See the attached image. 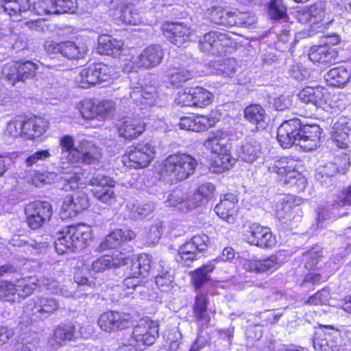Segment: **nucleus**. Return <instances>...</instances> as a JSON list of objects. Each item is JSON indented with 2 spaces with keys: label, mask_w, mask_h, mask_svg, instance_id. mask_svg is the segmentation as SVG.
I'll list each match as a JSON object with an SVG mask.
<instances>
[{
  "label": "nucleus",
  "mask_w": 351,
  "mask_h": 351,
  "mask_svg": "<svg viewBox=\"0 0 351 351\" xmlns=\"http://www.w3.org/2000/svg\"><path fill=\"white\" fill-rule=\"evenodd\" d=\"M60 145L62 149L60 171L62 176L61 178L66 182L64 189L75 190L78 187L82 180L81 176L84 173L81 167L73 165L75 159L78 158L77 156L79 145L74 147V138L70 135H65L60 138Z\"/></svg>",
  "instance_id": "obj_1"
},
{
  "label": "nucleus",
  "mask_w": 351,
  "mask_h": 351,
  "mask_svg": "<svg viewBox=\"0 0 351 351\" xmlns=\"http://www.w3.org/2000/svg\"><path fill=\"white\" fill-rule=\"evenodd\" d=\"M197 165L191 155L176 153L168 156L160 164L158 172L164 181L176 183L193 175Z\"/></svg>",
  "instance_id": "obj_2"
},
{
  "label": "nucleus",
  "mask_w": 351,
  "mask_h": 351,
  "mask_svg": "<svg viewBox=\"0 0 351 351\" xmlns=\"http://www.w3.org/2000/svg\"><path fill=\"white\" fill-rule=\"evenodd\" d=\"M54 242L60 254L84 248L92 238L91 228L84 223L67 226L57 232Z\"/></svg>",
  "instance_id": "obj_3"
},
{
  "label": "nucleus",
  "mask_w": 351,
  "mask_h": 351,
  "mask_svg": "<svg viewBox=\"0 0 351 351\" xmlns=\"http://www.w3.org/2000/svg\"><path fill=\"white\" fill-rule=\"evenodd\" d=\"M298 162L295 160L283 157L275 160L268 165V171L278 176L280 181L288 185L297 192H302L306 189L307 182L296 169Z\"/></svg>",
  "instance_id": "obj_4"
},
{
  "label": "nucleus",
  "mask_w": 351,
  "mask_h": 351,
  "mask_svg": "<svg viewBox=\"0 0 351 351\" xmlns=\"http://www.w3.org/2000/svg\"><path fill=\"white\" fill-rule=\"evenodd\" d=\"M206 149L213 156V165L228 170L235 159L231 156V144L226 132L217 131L204 142Z\"/></svg>",
  "instance_id": "obj_5"
},
{
  "label": "nucleus",
  "mask_w": 351,
  "mask_h": 351,
  "mask_svg": "<svg viewBox=\"0 0 351 351\" xmlns=\"http://www.w3.org/2000/svg\"><path fill=\"white\" fill-rule=\"evenodd\" d=\"M119 77L116 69L103 63L90 64L81 69L75 77V82L79 87L88 88L90 86L109 82Z\"/></svg>",
  "instance_id": "obj_6"
},
{
  "label": "nucleus",
  "mask_w": 351,
  "mask_h": 351,
  "mask_svg": "<svg viewBox=\"0 0 351 351\" xmlns=\"http://www.w3.org/2000/svg\"><path fill=\"white\" fill-rule=\"evenodd\" d=\"M81 177L82 180L77 189L80 188L84 184L88 183L90 185L95 186L92 190V193L98 201L109 205L117 201V195L113 190L116 181L113 178L99 171L93 173L90 178H84V175Z\"/></svg>",
  "instance_id": "obj_7"
},
{
  "label": "nucleus",
  "mask_w": 351,
  "mask_h": 351,
  "mask_svg": "<svg viewBox=\"0 0 351 351\" xmlns=\"http://www.w3.org/2000/svg\"><path fill=\"white\" fill-rule=\"evenodd\" d=\"M298 96L301 101L311 104L326 112H332L338 108L336 97L332 96L328 90L323 87L306 86L300 91Z\"/></svg>",
  "instance_id": "obj_8"
},
{
  "label": "nucleus",
  "mask_w": 351,
  "mask_h": 351,
  "mask_svg": "<svg viewBox=\"0 0 351 351\" xmlns=\"http://www.w3.org/2000/svg\"><path fill=\"white\" fill-rule=\"evenodd\" d=\"M325 8L326 5L324 2H318L298 13V21L302 23H308L310 25L308 36L322 32L328 25L332 21V19L326 18Z\"/></svg>",
  "instance_id": "obj_9"
},
{
  "label": "nucleus",
  "mask_w": 351,
  "mask_h": 351,
  "mask_svg": "<svg viewBox=\"0 0 351 351\" xmlns=\"http://www.w3.org/2000/svg\"><path fill=\"white\" fill-rule=\"evenodd\" d=\"M154 147L151 144L141 143L128 147L121 160L127 167L141 169L148 166L154 157Z\"/></svg>",
  "instance_id": "obj_10"
},
{
  "label": "nucleus",
  "mask_w": 351,
  "mask_h": 351,
  "mask_svg": "<svg viewBox=\"0 0 351 351\" xmlns=\"http://www.w3.org/2000/svg\"><path fill=\"white\" fill-rule=\"evenodd\" d=\"M350 163L348 154H343L341 157H335L334 162H326L317 168L315 178L321 185L326 188L329 187L332 185L337 173H345Z\"/></svg>",
  "instance_id": "obj_11"
},
{
  "label": "nucleus",
  "mask_w": 351,
  "mask_h": 351,
  "mask_svg": "<svg viewBox=\"0 0 351 351\" xmlns=\"http://www.w3.org/2000/svg\"><path fill=\"white\" fill-rule=\"evenodd\" d=\"M210 244V239L205 234H196L180 246L176 260L180 264L190 266L197 259V253L206 251Z\"/></svg>",
  "instance_id": "obj_12"
},
{
  "label": "nucleus",
  "mask_w": 351,
  "mask_h": 351,
  "mask_svg": "<svg viewBox=\"0 0 351 351\" xmlns=\"http://www.w3.org/2000/svg\"><path fill=\"white\" fill-rule=\"evenodd\" d=\"M158 336V323L150 319H142L134 328L130 342L137 349L143 351L147 346L154 344Z\"/></svg>",
  "instance_id": "obj_13"
},
{
  "label": "nucleus",
  "mask_w": 351,
  "mask_h": 351,
  "mask_svg": "<svg viewBox=\"0 0 351 351\" xmlns=\"http://www.w3.org/2000/svg\"><path fill=\"white\" fill-rule=\"evenodd\" d=\"M152 257L147 254H140L132 262L131 276L126 278L122 282L125 295L133 293V290L141 287L140 276H146L151 269Z\"/></svg>",
  "instance_id": "obj_14"
},
{
  "label": "nucleus",
  "mask_w": 351,
  "mask_h": 351,
  "mask_svg": "<svg viewBox=\"0 0 351 351\" xmlns=\"http://www.w3.org/2000/svg\"><path fill=\"white\" fill-rule=\"evenodd\" d=\"M52 206L46 201H35L28 204L25 213L28 226L37 230L49 221L52 215Z\"/></svg>",
  "instance_id": "obj_15"
},
{
  "label": "nucleus",
  "mask_w": 351,
  "mask_h": 351,
  "mask_svg": "<svg viewBox=\"0 0 351 351\" xmlns=\"http://www.w3.org/2000/svg\"><path fill=\"white\" fill-rule=\"evenodd\" d=\"M197 38L200 50L215 56L225 53V48L232 45L229 35L221 32L212 31L204 34L203 36H198Z\"/></svg>",
  "instance_id": "obj_16"
},
{
  "label": "nucleus",
  "mask_w": 351,
  "mask_h": 351,
  "mask_svg": "<svg viewBox=\"0 0 351 351\" xmlns=\"http://www.w3.org/2000/svg\"><path fill=\"white\" fill-rule=\"evenodd\" d=\"M115 109V104L111 100H88L82 102L80 113L84 119L102 121L112 117Z\"/></svg>",
  "instance_id": "obj_17"
},
{
  "label": "nucleus",
  "mask_w": 351,
  "mask_h": 351,
  "mask_svg": "<svg viewBox=\"0 0 351 351\" xmlns=\"http://www.w3.org/2000/svg\"><path fill=\"white\" fill-rule=\"evenodd\" d=\"M243 240L261 248H272L277 243L270 228L258 223H253L245 230Z\"/></svg>",
  "instance_id": "obj_18"
},
{
  "label": "nucleus",
  "mask_w": 351,
  "mask_h": 351,
  "mask_svg": "<svg viewBox=\"0 0 351 351\" xmlns=\"http://www.w3.org/2000/svg\"><path fill=\"white\" fill-rule=\"evenodd\" d=\"M164 36L175 45L185 47L191 40H196L198 36L182 23H167L162 26Z\"/></svg>",
  "instance_id": "obj_19"
},
{
  "label": "nucleus",
  "mask_w": 351,
  "mask_h": 351,
  "mask_svg": "<svg viewBox=\"0 0 351 351\" xmlns=\"http://www.w3.org/2000/svg\"><path fill=\"white\" fill-rule=\"evenodd\" d=\"M120 0H112L110 3L109 14L114 20L125 24L137 25L144 23L143 16L132 3L125 4Z\"/></svg>",
  "instance_id": "obj_20"
},
{
  "label": "nucleus",
  "mask_w": 351,
  "mask_h": 351,
  "mask_svg": "<svg viewBox=\"0 0 351 351\" xmlns=\"http://www.w3.org/2000/svg\"><path fill=\"white\" fill-rule=\"evenodd\" d=\"M282 253L278 252L264 259L252 257L243 260L242 265L244 269L250 272L273 273L282 265Z\"/></svg>",
  "instance_id": "obj_21"
},
{
  "label": "nucleus",
  "mask_w": 351,
  "mask_h": 351,
  "mask_svg": "<svg viewBox=\"0 0 351 351\" xmlns=\"http://www.w3.org/2000/svg\"><path fill=\"white\" fill-rule=\"evenodd\" d=\"M34 6L39 14H73L79 8L77 0H42Z\"/></svg>",
  "instance_id": "obj_22"
},
{
  "label": "nucleus",
  "mask_w": 351,
  "mask_h": 351,
  "mask_svg": "<svg viewBox=\"0 0 351 351\" xmlns=\"http://www.w3.org/2000/svg\"><path fill=\"white\" fill-rule=\"evenodd\" d=\"M132 324L130 315L117 311H108L101 314L98 319V324L101 330L112 332L123 330Z\"/></svg>",
  "instance_id": "obj_23"
},
{
  "label": "nucleus",
  "mask_w": 351,
  "mask_h": 351,
  "mask_svg": "<svg viewBox=\"0 0 351 351\" xmlns=\"http://www.w3.org/2000/svg\"><path fill=\"white\" fill-rule=\"evenodd\" d=\"M320 255L317 251L311 250L303 254L302 261L304 262V267L309 271L300 283L303 289H310L314 285L323 280L322 275L316 271V267L320 261Z\"/></svg>",
  "instance_id": "obj_24"
},
{
  "label": "nucleus",
  "mask_w": 351,
  "mask_h": 351,
  "mask_svg": "<svg viewBox=\"0 0 351 351\" xmlns=\"http://www.w3.org/2000/svg\"><path fill=\"white\" fill-rule=\"evenodd\" d=\"M239 69L234 58L219 59L213 63L211 72L224 77L233 78L235 83L244 85L247 80L241 73H239Z\"/></svg>",
  "instance_id": "obj_25"
},
{
  "label": "nucleus",
  "mask_w": 351,
  "mask_h": 351,
  "mask_svg": "<svg viewBox=\"0 0 351 351\" xmlns=\"http://www.w3.org/2000/svg\"><path fill=\"white\" fill-rule=\"evenodd\" d=\"M79 337L86 338L87 335L82 331H77L75 326L71 324H64L58 326L54 329L48 343L53 349L57 350L64 346L68 341Z\"/></svg>",
  "instance_id": "obj_26"
},
{
  "label": "nucleus",
  "mask_w": 351,
  "mask_h": 351,
  "mask_svg": "<svg viewBox=\"0 0 351 351\" xmlns=\"http://www.w3.org/2000/svg\"><path fill=\"white\" fill-rule=\"evenodd\" d=\"M301 121L295 117L285 121L278 128L277 139L283 148L290 147L293 144L297 145Z\"/></svg>",
  "instance_id": "obj_27"
},
{
  "label": "nucleus",
  "mask_w": 351,
  "mask_h": 351,
  "mask_svg": "<svg viewBox=\"0 0 351 351\" xmlns=\"http://www.w3.org/2000/svg\"><path fill=\"white\" fill-rule=\"evenodd\" d=\"M130 256L128 253L118 251L114 252L112 256L104 255L93 262L90 273L94 275L125 265L128 263Z\"/></svg>",
  "instance_id": "obj_28"
},
{
  "label": "nucleus",
  "mask_w": 351,
  "mask_h": 351,
  "mask_svg": "<svg viewBox=\"0 0 351 351\" xmlns=\"http://www.w3.org/2000/svg\"><path fill=\"white\" fill-rule=\"evenodd\" d=\"M60 304L56 298L49 296H36L32 298L27 305L26 309H30L32 313L39 314L43 317H48L56 312Z\"/></svg>",
  "instance_id": "obj_29"
},
{
  "label": "nucleus",
  "mask_w": 351,
  "mask_h": 351,
  "mask_svg": "<svg viewBox=\"0 0 351 351\" xmlns=\"http://www.w3.org/2000/svg\"><path fill=\"white\" fill-rule=\"evenodd\" d=\"M238 199L233 193L225 194L215 208L216 214L223 220L231 224L235 221L238 212Z\"/></svg>",
  "instance_id": "obj_30"
},
{
  "label": "nucleus",
  "mask_w": 351,
  "mask_h": 351,
  "mask_svg": "<svg viewBox=\"0 0 351 351\" xmlns=\"http://www.w3.org/2000/svg\"><path fill=\"white\" fill-rule=\"evenodd\" d=\"M145 130V123L140 118L128 117L119 121L117 126L119 136L126 139L138 138Z\"/></svg>",
  "instance_id": "obj_31"
},
{
  "label": "nucleus",
  "mask_w": 351,
  "mask_h": 351,
  "mask_svg": "<svg viewBox=\"0 0 351 351\" xmlns=\"http://www.w3.org/2000/svg\"><path fill=\"white\" fill-rule=\"evenodd\" d=\"M164 57L162 47L158 45H152L143 49L135 60L137 67L152 69L159 65Z\"/></svg>",
  "instance_id": "obj_32"
},
{
  "label": "nucleus",
  "mask_w": 351,
  "mask_h": 351,
  "mask_svg": "<svg viewBox=\"0 0 351 351\" xmlns=\"http://www.w3.org/2000/svg\"><path fill=\"white\" fill-rule=\"evenodd\" d=\"M308 58L315 64L328 66L337 62L338 53L330 46H313L308 51Z\"/></svg>",
  "instance_id": "obj_33"
},
{
  "label": "nucleus",
  "mask_w": 351,
  "mask_h": 351,
  "mask_svg": "<svg viewBox=\"0 0 351 351\" xmlns=\"http://www.w3.org/2000/svg\"><path fill=\"white\" fill-rule=\"evenodd\" d=\"M216 122V119L211 114L182 117L180 119L178 125L182 130L199 132L213 127Z\"/></svg>",
  "instance_id": "obj_34"
},
{
  "label": "nucleus",
  "mask_w": 351,
  "mask_h": 351,
  "mask_svg": "<svg viewBox=\"0 0 351 351\" xmlns=\"http://www.w3.org/2000/svg\"><path fill=\"white\" fill-rule=\"evenodd\" d=\"M88 206V199L84 193L80 191L74 194L67 195L62 206V210L65 217H74L77 213L87 208Z\"/></svg>",
  "instance_id": "obj_35"
},
{
  "label": "nucleus",
  "mask_w": 351,
  "mask_h": 351,
  "mask_svg": "<svg viewBox=\"0 0 351 351\" xmlns=\"http://www.w3.org/2000/svg\"><path fill=\"white\" fill-rule=\"evenodd\" d=\"M206 16L213 23L225 27L240 25L243 23L239 20L236 12L224 10L221 7H212L208 9Z\"/></svg>",
  "instance_id": "obj_36"
},
{
  "label": "nucleus",
  "mask_w": 351,
  "mask_h": 351,
  "mask_svg": "<svg viewBox=\"0 0 351 351\" xmlns=\"http://www.w3.org/2000/svg\"><path fill=\"white\" fill-rule=\"evenodd\" d=\"M244 119L254 127L252 132L263 130L267 125L265 110L258 104H252L245 108Z\"/></svg>",
  "instance_id": "obj_37"
},
{
  "label": "nucleus",
  "mask_w": 351,
  "mask_h": 351,
  "mask_svg": "<svg viewBox=\"0 0 351 351\" xmlns=\"http://www.w3.org/2000/svg\"><path fill=\"white\" fill-rule=\"evenodd\" d=\"M136 237L134 232L128 229H118L108 234L100 243L98 250L104 252L108 249H114L124 241H130Z\"/></svg>",
  "instance_id": "obj_38"
},
{
  "label": "nucleus",
  "mask_w": 351,
  "mask_h": 351,
  "mask_svg": "<svg viewBox=\"0 0 351 351\" xmlns=\"http://www.w3.org/2000/svg\"><path fill=\"white\" fill-rule=\"evenodd\" d=\"M78 158H75L73 165L80 162L88 165L95 164L99 162L101 154L100 149L93 142L83 140L79 144Z\"/></svg>",
  "instance_id": "obj_39"
},
{
  "label": "nucleus",
  "mask_w": 351,
  "mask_h": 351,
  "mask_svg": "<svg viewBox=\"0 0 351 351\" xmlns=\"http://www.w3.org/2000/svg\"><path fill=\"white\" fill-rule=\"evenodd\" d=\"M130 97L136 106H153L156 101V88L155 86L131 87Z\"/></svg>",
  "instance_id": "obj_40"
},
{
  "label": "nucleus",
  "mask_w": 351,
  "mask_h": 351,
  "mask_svg": "<svg viewBox=\"0 0 351 351\" xmlns=\"http://www.w3.org/2000/svg\"><path fill=\"white\" fill-rule=\"evenodd\" d=\"M261 153V145L254 138L247 137L241 142L237 149L238 156L241 160L252 163L259 156Z\"/></svg>",
  "instance_id": "obj_41"
},
{
  "label": "nucleus",
  "mask_w": 351,
  "mask_h": 351,
  "mask_svg": "<svg viewBox=\"0 0 351 351\" xmlns=\"http://www.w3.org/2000/svg\"><path fill=\"white\" fill-rule=\"evenodd\" d=\"M123 42L110 35L103 34L98 38L97 50L101 54L117 57L124 50Z\"/></svg>",
  "instance_id": "obj_42"
},
{
  "label": "nucleus",
  "mask_w": 351,
  "mask_h": 351,
  "mask_svg": "<svg viewBox=\"0 0 351 351\" xmlns=\"http://www.w3.org/2000/svg\"><path fill=\"white\" fill-rule=\"evenodd\" d=\"M208 304L207 295L201 291H197L195 299L193 312L196 321L202 328H207L210 322V317L207 313Z\"/></svg>",
  "instance_id": "obj_43"
},
{
  "label": "nucleus",
  "mask_w": 351,
  "mask_h": 351,
  "mask_svg": "<svg viewBox=\"0 0 351 351\" xmlns=\"http://www.w3.org/2000/svg\"><path fill=\"white\" fill-rule=\"evenodd\" d=\"M191 203L190 193H184L181 190L171 192L165 201L166 206L177 208L182 212L193 210Z\"/></svg>",
  "instance_id": "obj_44"
},
{
  "label": "nucleus",
  "mask_w": 351,
  "mask_h": 351,
  "mask_svg": "<svg viewBox=\"0 0 351 351\" xmlns=\"http://www.w3.org/2000/svg\"><path fill=\"white\" fill-rule=\"evenodd\" d=\"M49 128V122L40 117L25 119V138L34 139L44 134Z\"/></svg>",
  "instance_id": "obj_45"
},
{
  "label": "nucleus",
  "mask_w": 351,
  "mask_h": 351,
  "mask_svg": "<svg viewBox=\"0 0 351 351\" xmlns=\"http://www.w3.org/2000/svg\"><path fill=\"white\" fill-rule=\"evenodd\" d=\"M346 204L351 205V186L348 187L347 191L343 193L342 199L339 202H337L332 204L330 213L328 208L319 209L317 213L319 222L321 219H336L337 218L340 217L342 215L338 212V208L339 207Z\"/></svg>",
  "instance_id": "obj_46"
},
{
  "label": "nucleus",
  "mask_w": 351,
  "mask_h": 351,
  "mask_svg": "<svg viewBox=\"0 0 351 351\" xmlns=\"http://www.w3.org/2000/svg\"><path fill=\"white\" fill-rule=\"evenodd\" d=\"M339 336L337 330H332V332L326 333L320 330L315 333L313 339V346L316 351H332V348L335 346L332 337Z\"/></svg>",
  "instance_id": "obj_47"
},
{
  "label": "nucleus",
  "mask_w": 351,
  "mask_h": 351,
  "mask_svg": "<svg viewBox=\"0 0 351 351\" xmlns=\"http://www.w3.org/2000/svg\"><path fill=\"white\" fill-rule=\"evenodd\" d=\"M215 187L212 183L201 184L193 193H190L191 205L193 208L201 206L214 196Z\"/></svg>",
  "instance_id": "obj_48"
},
{
  "label": "nucleus",
  "mask_w": 351,
  "mask_h": 351,
  "mask_svg": "<svg viewBox=\"0 0 351 351\" xmlns=\"http://www.w3.org/2000/svg\"><path fill=\"white\" fill-rule=\"evenodd\" d=\"M61 54L68 59H81L84 57L88 51L86 45L84 43L66 41L62 43Z\"/></svg>",
  "instance_id": "obj_49"
},
{
  "label": "nucleus",
  "mask_w": 351,
  "mask_h": 351,
  "mask_svg": "<svg viewBox=\"0 0 351 351\" xmlns=\"http://www.w3.org/2000/svg\"><path fill=\"white\" fill-rule=\"evenodd\" d=\"M326 82L332 86L341 87L350 80V72L343 66L330 69L324 76Z\"/></svg>",
  "instance_id": "obj_50"
},
{
  "label": "nucleus",
  "mask_w": 351,
  "mask_h": 351,
  "mask_svg": "<svg viewBox=\"0 0 351 351\" xmlns=\"http://www.w3.org/2000/svg\"><path fill=\"white\" fill-rule=\"evenodd\" d=\"M0 7L10 16L21 15L29 9L28 0H0Z\"/></svg>",
  "instance_id": "obj_51"
},
{
  "label": "nucleus",
  "mask_w": 351,
  "mask_h": 351,
  "mask_svg": "<svg viewBox=\"0 0 351 351\" xmlns=\"http://www.w3.org/2000/svg\"><path fill=\"white\" fill-rule=\"evenodd\" d=\"M215 267L213 262H208L191 273L192 280L196 291L210 280L209 274Z\"/></svg>",
  "instance_id": "obj_52"
},
{
  "label": "nucleus",
  "mask_w": 351,
  "mask_h": 351,
  "mask_svg": "<svg viewBox=\"0 0 351 351\" xmlns=\"http://www.w3.org/2000/svg\"><path fill=\"white\" fill-rule=\"evenodd\" d=\"M126 208L132 217L144 219L152 213L156 209V205L152 202L139 204H136L134 202H128Z\"/></svg>",
  "instance_id": "obj_53"
},
{
  "label": "nucleus",
  "mask_w": 351,
  "mask_h": 351,
  "mask_svg": "<svg viewBox=\"0 0 351 351\" xmlns=\"http://www.w3.org/2000/svg\"><path fill=\"white\" fill-rule=\"evenodd\" d=\"M37 282H40V280L34 277L19 280L17 284L15 285L16 288V302L20 300L21 298H25L32 294L38 287Z\"/></svg>",
  "instance_id": "obj_54"
},
{
  "label": "nucleus",
  "mask_w": 351,
  "mask_h": 351,
  "mask_svg": "<svg viewBox=\"0 0 351 351\" xmlns=\"http://www.w3.org/2000/svg\"><path fill=\"white\" fill-rule=\"evenodd\" d=\"M193 93L195 108H204L213 101V94L203 87H193Z\"/></svg>",
  "instance_id": "obj_55"
},
{
  "label": "nucleus",
  "mask_w": 351,
  "mask_h": 351,
  "mask_svg": "<svg viewBox=\"0 0 351 351\" xmlns=\"http://www.w3.org/2000/svg\"><path fill=\"white\" fill-rule=\"evenodd\" d=\"M348 130L347 127L340 128L339 123H335L331 137L335 145L341 149L348 147L350 142L348 133Z\"/></svg>",
  "instance_id": "obj_56"
},
{
  "label": "nucleus",
  "mask_w": 351,
  "mask_h": 351,
  "mask_svg": "<svg viewBox=\"0 0 351 351\" xmlns=\"http://www.w3.org/2000/svg\"><path fill=\"white\" fill-rule=\"evenodd\" d=\"M25 118L16 117L8 122L5 133L13 137L21 136L25 138Z\"/></svg>",
  "instance_id": "obj_57"
},
{
  "label": "nucleus",
  "mask_w": 351,
  "mask_h": 351,
  "mask_svg": "<svg viewBox=\"0 0 351 351\" xmlns=\"http://www.w3.org/2000/svg\"><path fill=\"white\" fill-rule=\"evenodd\" d=\"M161 271L156 276L155 282L161 291L167 292L173 287V277L167 267L160 265Z\"/></svg>",
  "instance_id": "obj_58"
},
{
  "label": "nucleus",
  "mask_w": 351,
  "mask_h": 351,
  "mask_svg": "<svg viewBox=\"0 0 351 351\" xmlns=\"http://www.w3.org/2000/svg\"><path fill=\"white\" fill-rule=\"evenodd\" d=\"M268 14L272 20H285L287 18V8L282 0H271Z\"/></svg>",
  "instance_id": "obj_59"
},
{
  "label": "nucleus",
  "mask_w": 351,
  "mask_h": 351,
  "mask_svg": "<svg viewBox=\"0 0 351 351\" xmlns=\"http://www.w3.org/2000/svg\"><path fill=\"white\" fill-rule=\"evenodd\" d=\"M193 77L192 73L184 68L174 69L169 73V82L173 86H181Z\"/></svg>",
  "instance_id": "obj_60"
},
{
  "label": "nucleus",
  "mask_w": 351,
  "mask_h": 351,
  "mask_svg": "<svg viewBox=\"0 0 351 351\" xmlns=\"http://www.w3.org/2000/svg\"><path fill=\"white\" fill-rule=\"evenodd\" d=\"M40 66L31 61L18 62L19 81L33 77Z\"/></svg>",
  "instance_id": "obj_61"
},
{
  "label": "nucleus",
  "mask_w": 351,
  "mask_h": 351,
  "mask_svg": "<svg viewBox=\"0 0 351 351\" xmlns=\"http://www.w3.org/2000/svg\"><path fill=\"white\" fill-rule=\"evenodd\" d=\"M0 301L16 302L15 285L8 280L0 281Z\"/></svg>",
  "instance_id": "obj_62"
},
{
  "label": "nucleus",
  "mask_w": 351,
  "mask_h": 351,
  "mask_svg": "<svg viewBox=\"0 0 351 351\" xmlns=\"http://www.w3.org/2000/svg\"><path fill=\"white\" fill-rule=\"evenodd\" d=\"M193 87L185 88L178 92L175 103L180 106L194 107Z\"/></svg>",
  "instance_id": "obj_63"
},
{
  "label": "nucleus",
  "mask_w": 351,
  "mask_h": 351,
  "mask_svg": "<svg viewBox=\"0 0 351 351\" xmlns=\"http://www.w3.org/2000/svg\"><path fill=\"white\" fill-rule=\"evenodd\" d=\"M292 203L291 198L287 200L283 199L280 204L276 205V215L279 220L287 223L292 214Z\"/></svg>",
  "instance_id": "obj_64"
}]
</instances>
